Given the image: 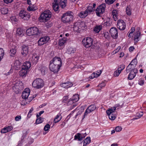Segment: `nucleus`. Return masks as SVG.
<instances>
[{"mask_svg": "<svg viewBox=\"0 0 146 146\" xmlns=\"http://www.w3.org/2000/svg\"><path fill=\"white\" fill-rule=\"evenodd\" d=\"M73 13L72 12L68 11L64 13L61 17V20L64 23H69L72 21L74 18Z\"/></svg>", "mask_w": 146, "mask_h": 146, "instance_id": "nucleus-1", "label": "nucleus"}, {"mask_svg": "<svg viewBox=\"0 0 146 146\" xmlns=\"http://www.w3.org/2000/svg\"><path fill=\"white\" fill-rule=\"evenodd\" d=\"M26 33L29 36L36 35L39 36L40 35L41 31L36 27H33L27 29Z\"/></svg>", "mask_w": 146, "mask_h": 146, "instance_id": "nucleus-2", "label": "nucleus"}, {"mask_svg": "<svg viewBox=\"0 0 146 146\" xmlns=\"http://www.w3.org/2000/svg\"><path fill=\"white\" fill-rule=\"evenodd\" d=\"M44 85L43 80L41 78H38L33 82L32 85L33 87L36 89H40Z\"/></svg>", "mask_w": 146, "mask_h": 146, "instance_id": "nucleus-3", "label": "nucleus"}, {"mask_svg": "<svg viewBox=\"0 0 146 146\" xmlns=\"http://www.w3.org/2000/svg\"><path fill=\"white\" fill-rule=\"evenodd\" d=\"M86 25L84 21H80L76 23L73 27L75 31L80 32L85 28Z\"/></svg>", "mask_w": 146, "mask_h": 146, "instance_id": "nucleus-4", "label": "nucleus"}, {"mask_svg": "<svg viewBox=\"0 0 146 146\" xmlns=\"http://www.w3.org/2000/svg\"><path fill=\"white\" fill-rule=\"evenodd\" d=\"M92 5H90L88 6L86 10L84 11L81 12L78 15V16L81 18H84L88 14L93 11Z\"/></svg>", "mask_w": 146, "mask_h": 146, "instance_id": "nucleus-5", "label": "nucleus"}, {"mask_svg": "<svg viewBox=\"0 0 146 146\" xmlns=\"http://www.w3.org/2000/svg\"><path fill=\"white\" fill-rule=\"evenodd\" d=\"M51 12L49 10L44 11L40 15V17L42 21H46L49 20L51 17Z\"/></svg>", "mask_w": 146, "mask_h": 146, "instance_id": "nucleus-6", "label": "nucleus"}, {"mask_svg": "<svg viewBox=\"0 0 146 146\" xmlns=\"http://www.w3.org/2000/svg\"><path fill=\"white\" fill-rule=\"evenodd\" d=\"M116 110V107H113L107 110L106 111V113L109 116V118L110 119L113 120L115 119L116 116L113 113L115 112Z\"/></svg>", "mask_w": 146, "mask_h": 146, "instance_id": "nucleus-7", "label": "nucleus"}, {"mask_svg": "<svg viewBox=\"0 0 146 146\" xmlns=\"http://www.w3.org/2000/svg\"><path fill=\"white\" fill-rule=\"evenodd\" d=\"M82 42L85 47L88 48L92 45L93 40L91 38L87 37L86 39L84 38L82 40Z\"/></svg>", "mask_w": 146, "mask_h": 146, "instance_id": "nucleus-8", "label": "nucleus"}, {"mask_svg": "<svg viewBox=\"0 0 146 146\" xmlns=\"http://www.w3.org/2000/svg\"><path fill=\"white\" fill-rule=\"evenodd\" d=\"M19 15V17L24 20H28L30 18V16L29 14L26 11L22 10L20 11Z\"/></svg>", "mask_w": 146, "mask_h": 146, "instance_id": "nucleus-9", "label": "nucleus"}, {"mask_svg": "<svg viewBox=\"0 0 146 146\" xmlns=\"http://www.w3.org/2000/svg\"><path fill=\"white\" fill-rule=\"evenodd\" d=\"M106 7L105 4L103 3L98 7L96 10V13L97 16H100L104 12Z\"/></svg>", "mask_w": 146, "mask_h": 146, "instance_id": "nucleus-10", "label": "nucleus"}, {"mask_svg": "<svg viewBox=\"0 0 146 146\" xmlns=\"http://www.w3.org/2000/svg\"><path fill=\"white\" fill-rule=\"evenodd\" d=\"M50 62L56 65L59 67L61 68L62 66V60L60 58L55 56Z\"/></svg>", "mask_w": 146, "mask_h": 146, "instance_id": "nucleus-11", "label": "nucleus"}, {"mask_svg": "<svg viewBox=\"0 0 146 146\" xmlns=\"http://www.w3.org/2000/svg\"><path fill=\"white\" fill-rule=\"evenodd\" d=\"M49 68L51 71L54 73H57L60 69V68L50 61Z\"/></svg>", "mask_w": 146, "mask_h": 146, "instance_id": "nucleus-12", "label": "nucleus"}, {"mask_svg": "<svg viewBox=\"0 0 146 146\" xmlns=\"http://www.w3.org/2000/svg\"><path fill=\"white\" fill-rule=\"evenodd\" d=\"M117 26L120 30H123L125 27V23L123 20L119 19L117 21Z\"/></svg>", "mask_w": 146, "mask_h": 146, "instance_id": "nucleus-13", "label": "nucleus"}, {"mask_svg": "<svg viewBox=\"0 0 146 146\" xmlns=\"http://www.w3.org/2000/svg\"><path fill=\"white\" fill-rule=\"evenodd\" d=\"M96 108V106L94 105H91L88 108L84 113L83 118H85V116H86L88 113L93 111Z\"/></svg>", "mask_w": 146, "mask_h": 146, "instance_id": "nucleus-14", "label": "nucleus"}, {"mask_svg": "<svg viewBox=\"0 0 146 146\" xmlns=\"http://www.w3.org/2000/svg\"><path fill=\"white\" fill-rule=\"evenodd\" d=\"M49 39L50 38L48 36L42 37L40 38L38 41V44L39 45L41 46L46 43Z\"/></svg>", "mask_w": 146, "mask_h": 146, "instance_id": "nucleus-15", "label": "nucleus"}, {"mask_svg": "<svg viewBox=\"0 0 146 146\" xmlns=\"http://www.w3.org/2000/svg\"><path fill=\"white\" fill-rule=\"evenodd\" d=\"M110 32L111 36L114 38H116L118 36L117 30L115 27H112L110 29Z\"/></svg>", "mask_w": 146, "mask_h": 146, "instance_id": "nucleus-16", "label": "nucleus"}, {"mask_svg": "<svg viewBox=\"0 0 146 146\" xmlns=\"http://www.w3.org/2000/svg\"><path fill=\"white\" fill-rule=\"evenodd\" d=\"M30 90L28 88H26L22 93V95L23 99H26L28 98L30 94Z\"/></svg>", "mask_w": 146, "mask_h": 146, "instance_id": "nucleus-17", "label": "nucleus"}, {"mask_svg": "<svg viewBox=\"0 0 146 146\" xmlns=\"http://www.w3.org/2000/svg\"><path fill=\"white\" fill-rule=\"evenodd\" d=\"M128 78L129 80H132L135 76L136 73L137 72V69H134L133 70L130 72Z\"/></svg>", "mask_w": 146, "mask_h": 146, "instance_id": "nucleus-18", "label": "nucleus"}, {"mask_svg": "<svg viewBox=\"0 0 146 146\" xmlns=\"http://www.w3.org/2000/svg\"><path fill=\"white\" fill-rule=\"evenodd\" d=\"M135 64H132L131 63H130L126 68V72L127 73L133 70L134 69H137L135 68Z\"/></svg>", "mask_w": 146, "mask_h": 146, "instance_id": "nucleus-19", "label": "nucleus"}, {"mask_svg": "<svg viewBox=\"0 0 146 146\" xmlns=\"http://www.w3.org/2000/svg\"><path fill=\"white\" fill-rule=\"evenodd\" d=\"M21 63L19 60L15 61L13 65V68L16 70H19L21 67Z\"/></svg>", "mask_w": 146, "mask_h": 146, "instance_id": "nucleus-20", "label": "nucleus"}, {"mask_svg": "<svg viewBox=\"0 0 146 146\" xmlns=\"http://www.w3.org/2000/svg\"><path fill=\"white\" fill-rule=\"evenodd\" d=\"M84 135L79 133H77L74 136V139L78 141H81L84 138L86 135L83 136Z\"/></svg>", "mask_w": 146, "mask_h": 146, "instance_id": "nucleus-21", "label": "nucleus"}, {"mask_svg": "<svg viewBox=\"0 0 146 146\" xmlns=\"http://www.w3.org/2000/svg\"><path fill=\"white\" fill-rule=\"evenodd\" d=\"M22 49L21 53L22 55H27L29 52V48L28 46L24 45L22 46Z\"/></svg>", "mask_w": 146, "mask_h": 146, "instance_id": "nucleus-22", "label": "nucleus"}, {"mask_svg": "<svg viewBox=\"0 0 146 146\" xmlns=\"http://www.w3.org/2000/svg\"><path fill=\"white\" fill-rule=\"evenodd\" d=\"M61 86L66 88H68L72 86V83L70 82H66L62 83L61 85Z\"/></svg>", "mask_w": 146, "mask_h": 146, "instance_id": "nucleus-23", "label": "nucleus"}, {"mask_svg": "<svg viewBox=\"0 0 146 146\" xmlns=\"http://www.w3.org/2000/svg\"><path fill=\"white\" fill-rule=\"evenodd\" d=\"M140 32L139 31L136 32L134 34L135 43H137L139 41V38L140 35Z\"/></svg>", "mask_w": 146, "mask_h": 146, "instance_id": "nucleus-24", "label": "nucleus"}, {"mask_svg": "<svg viewBox=\"0 0 146 146\" xmlns=\"http://www.w3.org/2000/svg\"><path fill=\"white\" fill-rule=\"evenodd\" d=\"M58 3L59 5L62 8H64L66 6V3H67V0H58Z\"/></svg>", "mask_w": 146, "mask_h": 146, "instance_id": "nucleus-25", "label": "nucleus"}, {"mask_svg": "<svg viewBox=\"0 0 146 146\" xmlns=\"http://www.w3.org/2000/svg\"><path fill=\"white\" fill-rule=\"evenodd\" d=\"M58 1H59L58 0H54V3L53 5V7L55 11H57L58 9L59 5Z\"/></svg>", "mask_w": 146, "mask_h": 146, "instance_id": "nucleus-26", "label": "nucleus"}, {"mask_svg": "<svg viewBox=\"0 0 146 146\" xmlns=\"http://www.w3.org/2000/svg\"><path fill=\"white\" fill-rule=\"evenodd\" d=\"M31 66L30 62L29 61H27L25 62L22 67L23 68L26 69V70H28L30 68Z\"/></svg>", "mask_w": 146, "mask_h": 146, "instance_id": "nucleus-27", "label": "nucleus"}, {"mask_svg": "<svg viewBox=\"0 0 146 146\" xmlns=\"http://www.w3.org/2000/svg\"><path fill=\"white\" fill-rule=\"evenodd\" d=\"M28 70L22 67V69L20 72V75L23 77H25L27 74Z\"/></svg>", "mask_w": 146, "mask_h": 146, "instance_id": "nucleus-28", "label": "nucleus"}, {"mask_svg": "<svg viewBox=\"0 0 146 146\" xmlns=\"http://www.w3.org/2000/svg\"><path fill=\"white\" fill-rule=\"evenodd\" d=\"M102 25H97L94 27V31L96 33H98L102 30Z\"/></svg>", "mask_w": 146, "mask_h": 146, "instance_id": "nucleus-29", "label": "nucleus"}, {"mask_svg": "<svg viewBox=\"0 0 146 146\" xmlns=\"http://www.w3.org/2000/svg\"><path fill=\"white\" fill-rule=\"evenodd\" d=\"M62 118V117L60 116V114L58 113L54 118V121L55 123L58 122Z\"/></svg>", "mask_w": 146, "mask_h": 146, "instance_id": "nucleus-30", "label": "nucleus"}, {"mask_svg": "<svg viewBox=\"0 0 146 146\" xmlns=\"http://www.w3.org/2000/svg\"><path fill=\"white\" fill-rule=\"evenodd\" d=\"M66 41L67 39L65 37L60 39L58 42L59 45L60 46H62L66 42Z\"/></svg>", "mask_w": 146, "mask_h": 146, "instance_id": "nucleus-31", "label": "nucleus"}, {"mask_svg": "<svg viewBox=\"0 0 146 146\" xmlns=\"http://www.w3.org/2000/svg\"><path fill=\"white\" fill-rule=\"evenodd\" d=\"M76 50L72 47H70L68 48L67 51V53L68 54H71L74 53L75 52Z\"/></svg>", "mask_w": 146, "mask_h": 146, "instance_id": "nucleus-32", "label": "nucleus"}, {"mask_svg": "<svg viewBox=\"0 0 146 146\" xmlns=\"http://www.w3.org/2000/svg\"><path fill=\"white\" fill-rule=\"evenodd\" d=\"M117 11L115 10H113L112 11V14L113 16V18L114 20L116 21L117 19Z\"/></svg>", "mask_w": 146, "mask_h": 146, "instance_id": "nucleus-33", "label": "nucleus"}, {"mask_svg": "<svg viewBox=\"0 0 146 146\" xmlns=\"http://www.w3.org/2000/svg\"><path fill=\"white\" fill-rule=\"evenodd\" d=\"M91 141L90 137H87L84 140L83 143V146H86L87 144H89Z\"/></svg>", "mask_w": 146, "mask_h": 146, "instance_id": "nucleus-34", "label": "nucleus"}, {"mask_svg": "<svg viewBox=\"0 0 146 146\" xmlns=\"http://www.w3.org/2000/svg\"><path fill=\"white\" fill-rule=\"evenodd\" d=\"M1 12L3 14H7L8 12V9L7 8H3L1 9Z\"/></svg>", "mask_w": 146, "mask_h": 146, "instance_id": "nucleus-35", "label": "nucleus"}, {"mask_svg": "<svg viewBox=\"0 0 146 146\" xmlns=\"http://www.w3.org/2000/svg\"><path fill=\"white\" fill-rule=\"evenodd\" d=\"M71 98L72 99V100L75 102L78 100L79 95L78 94H76L73 96Z\"/></svg>", "mask_w": 146, "mask_h": 146, "instance_id": "nucleus-36", "label": "nucleus"}, {"mask_svg": "<svg viewBox=\"0 0 146 146\" xmlns=\"http://www.w3.org/2000/svg\"><path fill=\"white\" fill-rule=\"evenodd\" d=\"M41 73L42 75H44L47 71V68L45 67H43L41 69Z\"/></svg>", "mask_w": 146, "mask_h": 146, "instance_id": "nucleus-37", "label": "nucleus"}, {"mask_svg": "<svg viewBox=\"0 0 146 146\" xmlns=\"http://www.w3.org/2000/svg\"><path fill=\"white\" fill-rule=\"evenodd\" d=\"M143 115V113L142 112L139 111L136 114V117H137L138 118H134L133 119H136L138 118H140L142 117Z\"/></svg>", "mask_w": 146, "mask_h": 146, "instance_id": "nucleus-38", "label": "nucleus"}, {"mask_svg": "<svg viewBox=\"0 0 146 146\" xmlns=\"http://www.w3.org/2000/svg\"><path fill=\"white\" fill-rule=\"evenodd\" d=\"M23 31L22 29L18 28L17 30V35L19 36H21L23 35Z\"/></svg>", "mask_w": 146, "mask_h": 146, "instance_id": "nucleus-39", "label": "nucleus"}, {"mask_svg": "<svg viewBox=\"0 0 146 146\" xmlns=\"http://www.w3.org/2000/svg\"><path fill=\"white\" fill-rule=\"evenodd\" d=\"M121 72L120 70L118 69L117 68V69L113 73L114 76L115 77L118 76Z\"/></svg>", "mask_w": 146, "mask_h": 146, "instance_id": "nucleus-40", "label": "nucleus"}, {"mask_svg": "<svg viewBox=\"0 0 146 146\" xmlns=\"http://www.w3.org/2000/svg\"><path fill=\"white\" fill-rule=\"evenodd\" d=\"M78 110H79L76 115V117L78 115L81 114L84 111V108L82 107H80Z\"/></svg>", "mask_w": 146, "mask_h": 146, "instance_id": "nucleus-41", "label": "nucleus"}, {"mask_svg": "<svg viewBox=\"0 0 146 146\" xmlns=\"http://www.w3.org/2000/svg\"><path fill=\"white\" fill-rule=\"evenodd\" d=\"M11 20L13 23L15 24L17 22V19L16 17L14 16H12L10 18Z\"/></svg>", "mask_w": 146, "mask_h": 146, "instance_id": "nucleus-42", "label": "nucleus"}, {"mask_svg": "<svg viewBox=\"0 0 146 146\" xmlns=\"http://www.w3.org/2000/svg\"><path fill=\"white\" fill-rule=\"evenodd\" d=\"M101 72H102V71L101 70H100L99 72H98V73H96V75H94L95 74V73L92 74V76H91V78H93L94 77H98L100 75V74L101 73Z\"/></svg>", "mask_w": 146, "mask_h": 146, "instance_id": "nucleus-43", "label": "nucleus"}, {"mask_svg": "<svg viewBox=\"0 0 146 146\" xmlns=\"http://www.w3.org/2000/svg\"><path fill=\"white\" fill-rule=\"evenodd\" d=\"M43 121V119L41 117H39L36 119V123L38 124L41 123Z\"/></svg>", "mask_w": 146, "mask_h": 146, "instance_id": "nucleus-44", "label": "nucleus"}, {"mask_svg": "<svg viewBox=\"0 0 146 146\" xmlns=\"http://www.w3.org/2000/svg\"><path fill=\"white\" fill-rule=\"evenodd\" d=\"M39 58V56H37L36 55H32V60L36 62H37Z\"/></svg>", "mask_w": 146, "mask_h": 146, "instance_id": "nucleus-45", "label": "nucleus"}, {"mask_svg": "<svg viewBox=\"0 0 146 146\" xmlns=\"http://www.w3.org/2000/svg\"><path fill=\"white\" fill-rule=\"evenodd\" d=\"M131 10L130 9V8L127 7L126 8V12L127 14L128 15H131Z\"/></svg>", "mask_w": 146, "mask_h": 146, "instance_id": "nucleus-46", "label": "nucleus"}, {"mask_svg": "<svg viewBox=\"0 0 146 146\" xmlns=\"http://www.w3.org/2000/svg\"><path fill=\"white\" fill-rule=\"evenodd\" d=\"M115 0H105V2L108 5L113 4Z\"/></svg>", "mask_w": 146, "mask_h": 146, "instance_id": "nucleus-47", "label": "nucleus"}, {"mask_svg": "<svg viewBox=\"0 0 146 146\" xmlns=\"http://www.w3.org/2000/svg\"><path fill=\"white\" fill-rule=\"evenodd\" d=\"M50 128V125L48 124H47L44 126V130L45 131H48Z\"/></svg>", "mask_w": 146, "mask_h": 146, "instance_id": "nucleus-48", "label": "nucleus"}, {"mask_svg": "<svg viewBox=\"0 0 146 146\" xmlns=\"http://www.w3.org/2000/svg\"><path fill=\"white\" fill-rule=\"evenodd\" d=\"M125 68V66L123 64L120 65L118 67V69L120 70L121 72V71L123 70Z\"/></svg>", "mask_w": 146, "mask_h": 146, "instance_id": "nucleus-49", "label": "nucleus"}, {"mask_svg": "<svg viewBox=\"0 0 146 146\" xmlns=\"http://www.w3.org/2000/svg\"><path fill=\"white\" fill-rule=\"evenodd\" d=\"M18 84L17 83H16V85H15L14 84V86L13 87V91H14V92H15L16 93L18 92V90H17V91L15 90V89H16L17 90L18 89V87L17 85Z\"/></svg>", "mask_w": 146, "mask_h": 146, "instance_id": "nucleus-50", "label": "nucleus"}, {"mask_svg": "<svg viewBox=\"0 0 146 146\" xmlns=\"http://www.w3.org/2000/svg\"><path fill=\"white\" fill-rule=\"evenodd\" d=\"M144 83V80L142 79H139V80L138 84L139 85L142 86L143 85Z\"/></svg>", "mask_w": 146, "mask_h": 146, "instance_id": "nucleus-51", "label": "nucleus"}, {"mask_svg": "<svg viewBox=\"0 0 146 146\" xmlns=\"http://www.w3.org/2000/svg\"><path fill=\"white\" fill-rule=\"evenodd\" d=\"M16 52V50L13 49H12L10 50V54H12V55H14Z\"/></svg>", "mask_w": 146, "mask_h": 146, "instance_id": "nucleus-52", "label": "nucleus"}, {"mask_svg": "<svg viewBox=\"0 0 146 146\" xmlns=\"http://www.w3.org/2000/svg\"><path fill=\"white\" fill-rule=\"evenodd\" d=\"M74 103L75 102L73 100H72V99L71 98H70L69 101H68L67 103V104L68 105H70Z\"/></svg>", "mask_w": 146, "mask_h": 146, "instance_id": "nucleus-53", "label": "nucleus"}, {"mask_svg": "<svg viewBox=\"0 0 146 146\" xmlns=\"http://www.w3.org/2000/svg\"><path fill=\"white\" fill-rule=\"evenodd\" d=\"M106 86V84L105 82H103L101 83L100 84L98 85V87H100L101 88L103 87H104Z\"/></svg>", "mask_w": 146, "mask_h": 146, "instance_id": "nucleus-54", "label": "nucleus"}, {"mask_svg": "<svg viewBox=\"0 0 146 146\" xmlns=\"http://www.w3.org/2000/svg\"><path fill=\"white\" fill-rule=\"evenodd\" d=\"M122 128L120 126L116 127L115 128V130L117 132H119L121 131Z\"/></svg>", "mask_w": 146, "mask_h": 146, "instance_id": "nucleus-55", "label": "nucleus"}, {"mask_svg": "<svg viewBox=\"0 0 146 146\" xmlns=\"http://www.w3.org/2000/svg\"><path fill=\"white\" fill-rule=\"evenodd\" d=\"M121 47L118 46L117 48L114 50L113 52V54H115L120 49Z\"/></svg>", "mask_w": 146, "mask_h": 146, "instance_id": "nucleus-56", "label": "nucleus"}, {"mask_svg": "<svg viewBox=\"0 0 146 146\" xmlns=\"http://www.w3.org/2000/svg\"><path fill=\"white\" fill-rule=\"evenodd\" d=\"M130 63H131L132 64H135V66H136L137 64L136 59H134L132 60L131 62Z\"/></svg>", "mask_w": 146, "mask_h": 146, "instance_id": "nucleus-57", "label": "nucleus"}, {"mask_svg": "<svg viewBox=\"0 0 146 146\" xmlns=\"http://www.w3.org/2000/svg\"><path fill=\"white\" fill-rule=\"evenodd\" d=\"M104 37L107 38L108 39L109 38V33L108 32H106L104 34Z\"/></svg>", "mask_w": 146, "mask_h": 146, "instance_id": "nucleus-58", "label": "nucleus"}, {"mask_svg": "<svg viewBox=\"0 0 146 146\" xmlns=\"http://www.w3.org/2000/svg\"><path fill=\"white\" fill-rule=\"evenodd\" d=\"M68 99V96H64L63 98V102L64 103H66Z\"/></svg>", "mask_w": 146, "mask_h": 146, "instance_id": "nucleus-59", "label": "nucleus"}, {"mask_svg": "<svg viewBox=\"0 0 146 146\" xmlns=\"http://www.w3.org/2000/svg\"><path fill=\"white\" fill-rule=\"evenodd\" d=\"M21 119V116L20 115H17L15 117V120L16 121H19Z\"/></svg>", "mask_w": 146, "mask_h": 146, "instance_id": "nucleus-60", "label": "nucleus"}, {"mask_svg": "<svg viewBox=\"0 0 146 146\" xmlns=\"http://www.w3.org/2000/svg\"><path fill=\"white\" fill-rule=\"evenodd\" d=\"M8 132L6 127L3 128L1 131V133H5Z\"/></svg>", "mask_w": 146, "mask_h": 146, "instance_id": "nucleus-61", "label": "nucleus"}, {"mask_svg": "<svg viewBox=\"0 0 146 146\" xmlns=\"http://www.w3.org/2000/svg\"><path fill=\"white\" fill-rule=\"evenodd\" d=\"M4 2L7 4L11 3L13 2L14 0H3Z\"/></svg>", "mask_w": 146, "mask_h": 146, "instance_id": "nucleus-62", "label": "nucleus"}, {"mask_svg": "<svg viewBox=\"0 0 146 146\" xmlns=\"http://www.w3.org/2000/svg\"><path fill=\"white\" fill-rule=\"evenodd\" d=\"M7 132L9 131H11L13 129V127L11 126H8L6 127Z\"/></svg>", "mask_w": 146, "mask_h": 146, "instance_id": "nucleus-63", "label": "nucleus"}, {"mask_svg": "<svg viewBox=\"0 0 146 146\" xmlns=\"http://www.w3.org/2000/svg\"><path fill=\"white\" fill-rule=\"evenodd\" d=\"M27 10L29 11H34L35 10V9H34L32 7H31L30 6H29L27 8Z\"/></svg>", "mask_w": 146, "mask_h": 146, "instance_id": "nucleus-64", "label": "nucleus"}]
</instances>
